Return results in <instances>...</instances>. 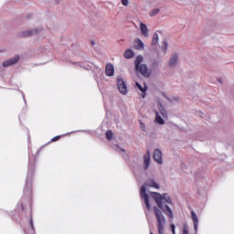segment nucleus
I'll return each mask as SVG.
<instances>
[{
  "label": "nucleus",
  "mask_w": 234,
  "mask_h": 234,
  "mask_svg": "<svg viewBox=\"0 0 234 234\" xmlns=\"http://www.w3.org/2000/svg\"><path fill=\"white\" fill-rule=\"evenodd\" d=\"M144 56L138 55L134 60V67L136 72H139L141 76L144 78H149L151 73H149V69L147 68V64H144Z\"/></svg>",
  "instance_id": "f03ea898"
},
{
  "label": "nucleus",
  "mask_w": 234,
  "mask_h": 234,
  "mask_svg": "<svg viewBox=\"0 0 234 234\" xmlns=\"http://www.w3.org/2000/svg\"><path fill=\"white\" fill-rule=\"evenodd\" d=\"M59 138H61L60 135L55 136L51 139V142H58V140H59Z\"/></svg>",
  "instance_id": "a878e982"
},
{
  "label": "nucleus",
  "mask_w": 234,
  "mask_h": 234,
  "mask_svg": "<svg viewBox=\"0 0 234 234\" xmlns=\"http://www.w3.org/2000/svg\"><path fill=\"white\" fill-rule=\"evenodd\" d=\"M191 217L194 224V229L196 233L198 232V216H197V213L195 211H191Z\"/></svg>",
  "instance_id": "9d476101"
},
{
  "label": "nucleus",
  "mask_w": 234,
  "mask_h": 234,
  "mask_svg": "<svg viewBox=\"0 0 234 234\" xmlns=\"http://www.w3.org/2000/svg\"><path fill=\"white\" fill-rule=\"evenodd\" d=\"M55 1H56V3H57V4H58V3H59V1H61V0H55Z\"/></svg>",
  "instance_id": "2f4dec72"
},
{
  "label": "nucleus",
  "mask_w": 234,
  "mask_h": 234,
  "mask_svg": "<svg viewBox=\"0 0 234 234\" xmlns=\"http://www.w3.org/2000/svg\"><path fill=\"white\" fill-rule=\"evenodd\" d=\"M112 136H114V134L112 133V131L107 130L106 131V138H107V140H112Z\"/></svg>",
  "instance_id": "aec40b11"
},
{
  "label": "nucleus",
  "mask_w": 234,
  "mask_h": 234,
  "mask_svg": "<svg viewBox=\"0 0 234 234\" xmlns=\"http://www.w3.org/2000/svg\"><path fill=\"white\" fill-rule=\"evenodd\" d=\"M134 43H135L134 48H136V50L144 49V42L142 41V39L135 38Z\"/></svg>",
  "instance_id": "2eb2a0df"
},
{
  "label": "nucleus",
  "mask_w": 234,
  "mask_h": 234,
  "mask_svg": "<svg viewBox=\"0 0 234 234\" xmlns=\"http://www.w3.org/2000/svg\"><path fill=\"white\" fill-rule=\"evenodd\" d=\"M170 229H171L172 234H176V227L175 226V224H171Z\"/></svg>",
  "instance_id": "5701e85b"
},
{
  "label": "nucleus",
  "mask_w": 234,
  "mask_h": 234,
  "mask_svg": "<svg viewBox=\"0 0 234 234\" xmlns=\"http://www.w3.org/2000/svg\"><path fill=\"white\" fill-rule=\"evenodd\" d=\"M135 87L138 88V90L143 92L142 98H145V92H147V85L144 84V88L142 87V85L138 82L135 83Z\"/></svg>",
  "instance_id": "f3484780"
},
{
  "label": "nucleus",
  "mask_w": 234,
  "mask_h": 234,
  "mask_svg": "<svg viewBox=\"0 0 234 234\" xmlns=\"http://www.w3.org/2000/svg\"><path fill=\"white\" fill-rule=\"evenodd\" d=\"M123 6H129V0H122Z\"/></svg>",
  "instance_id": "393cba45"
},
{
  "label": "nucleus",
  "mask_w": 234,
  "mask_h": 234,
  "mask_svg": "<svg viewBox=\"0 0 234 234\" xmlns=\"http://www.w3.org/2000/svg\"><path fill=\"white\" fill-rule=\"evenodd\" d=\"M140 30L144 37H149V29L147 28V26L145 24H140Z\"/></svg>",
  "instance_id": "ddd939ff"
},
{
  "label": "nucleus",
  "mask_w": 234,
  "mask_h": 234,
  "mask_svg": "<svg viewBox=\"0 0 234 234\" xmlns=\"http://www.w3.org/2000/svg\"><path fill=\"white\" fill-rule=\"evenodd\" d=\"M144 171H147V169H149V165H151V155L149 152H147V154L144 156Z\"/></svg>",
  "instance_id": "9b49d317"
},
{
  "label": "nucleus",
  "mask_w": 234,
  "mask_h": 234,
  "mask_svg": "<svg viewBox=\"0 0 234 234\" xmlns=\"http://www.w3.org/2000/svg\"><path fill=\"white\" fill-rule=\"evenodd\" d=\"M169 47V43H167V40L163 41V52H167V48Z\"/></svg>",
  "instance_id": "412c9836"
},
{
  "label": "nucleus",
  "mask_w": 234,
  "mask_h": 234,
  "mask_svg": "<svg viewBox=\"0 0 234 234\" xmlns=\"http://www.w3.org/2000/svg\"><path fill=\"white\" fill-rule=\"evenodd\" d=\"M105 74L109 78L114 76V66L112 64H111V63L106 64Z\"/></svg>",
  "instance_id": "1a4fd4ad"
},
{
  "label": "nucleus",
  "mask_w": 234,
  "mask_h": 234,
  "mask_svg": "<svg viewBox=\"0 0 234 234\" xmlns=\"http://www.w3.org/2000/svg\"><path fill=\"white\" fill-rule=\"evenodd\" d=\"M41 32V28L36 27L33 29H28L20 32V37H30L31 36H36L37 34H39Z\"/></svg>",
  "instance_id": "423d86ee"
},
{
  "label": "nucleus",
  "mask_w": 234,
  "mask_h": 234,
  "mask_svg": "<svg viewBox=\"0 0 234 234\" xmlns=\"http://www.w3.org/2000/svg\"><path fill=\"white\" fill-rule=\"evenodd\" d=\"M150 234H153V232H151Z\"/></svg>",
  "instance_id": "c9c22d12"
},
{
  "label": "nucleus",
  "mask_w": 234,
  "mask_h": 234,
  "mask_svg": "<svg viewBox=\"0 0 234 234\" xmlns=\"http://www.w3.org/2000/svg\"><path fill=\"white\" fill-rule=\"evenodd\" d=\"M91 45H93V46H94V41H91Z\"/></svg>",
  "instance_id": "f704fd0d"
},
{
  "label": "nucleus",
  "mask_w": 234,
  "mask_h": 234,
  "mask_svg": "<svg viewBox=\"0 0 234 234\" xmlns=\"http://www.w3.org/2000/svg\"><path fill=\"white\" fill-rule=\"evenodd\" d=\"M74 65H81L80 62H75Z\"/></svg>",
  "instance_id": "c756f323"
},
{
  "label": "nucleus",
  "mask_w": 234,
  "mask_h": 234,
  "mask_svg": "<svg viewBox=\"0 0 234 234\" xmlns=\"http://www.w3.org/2000/svg\"><path fill=\"white\" fill-rule=\"evenodd\" d=\"M30 226H31L32 229H34V221L32 219L30 220Z\"/></svg>",
  "instance_id": "cd10ccee"
},
{
  "label": "nucleus",
  "mask_w": 234,
  "mask_h": 234,
  "mask_svg": "<svg viewBox=\"0 0 234 234\" xmlns=\"http://www.w3.org/2000/svg\"><path fill=\"white\" fill-rule=\"evenodd\" d=\"M145 187H154V189H160V185L156 183L154 178L147 179L144 186H141L140 195L141 198L144 199V202L146 206V209L151 211V204L149 203V195L147 194V190Z\"/></svg>",
  "instance_id": "f257e3e1"
},
{
  "label": "nucleus",
  "mask_w": 234,
  "mask_h": 234,
  "mask_svg": "<svg viewBox=\"0 0 234 234\" xmlns=\"http://www.w3.org/2000/svg\"><path fill=\"white\" fill-rule=\"evenodd\" d=\"M158 46V33L155 32L153 35V39H152V47H156Z\"/></svg>",
  "instance_id": "a211bd4d"
},
{
  "label": "nucleus",
  "mask_w": 234,
  "mask_h": 234,
  "mask_svg": "<svg viewBox=\"0 0 234 234\" xmlns=\"http://www.w3.org/2000/svg\"><path fill=\"white\" fill-rule=\"evenodd\" d=\"M140 128L144 133H145V123L140 122Z\"/></svg>",
  "instance_id": "b1692460"
},
{
  "label": "nucleus",
  "mask_w": 234,
  "mask_h": 234,
  "mask_svg": "<svg viewBox=\"0 0 234 234\" xmlns=\"http://www.w3.org/2000/svg\"><path fill=\"white\" fill-rule=\"evenodd\" d=\"M218 81L219 83H222V80H220V79H218Z\"/></svg>",
  "instance_id": "7c9ffc66"
},
{
  "label": "nucleus",
  "mask_w": 234,
  "mask_h": 234,
  "mask_svg": "<svg viewBox=\"0 0 234 234\" xmlns=\"http://www.w3.org/2000/svg\"><path fill=\"white\" fill-rule=\"evenodd\" d=\"M183 234H189L187 225H186V224L183 226Z\"/></svg>",
  "instance_id": "4be33fe9"
},
{
  "label": "nucleus",
  "mask_w": 234,
  "mask_h": 234,
  "mask_svg": "<svg viewBox=\"0 0 234 234\" xmlns=\"http://www.w3.org/2000/svg\"><path fill=\"white\" fill-rule=\"evenodd\" d=\"M120 151H122V153H125V149L123 148H120Z\"/></svg>",
  "instance_id": "c85d7f7f"
},
{
  "label": "nucleus",
  "mask_w": 234,
  "mask_h": 234,
  "mask_svg": "<svg viewBox=\"0 0 234 234\" xmlns=\"http://www.w3.org/2000/svg\"><path fill=\"white\" fill-rule=\"evenodd\" d=\"M176 63H178V54L174 53L169 60V67H176Z\"/></svg>",
  "instance_id": "f8f14e48"
},
{
  "label": "nucleus",
  "mask_w": 234,
  "mask_h": 234,
  "mask_svg": "<svg viewBox=\"0 0 234 234\" xmlns=\"http://www.w3.org/2000/svg\"><path fill=\"white\" fill-rule=\"evenodd\" d=\"M157 108L159 112H155V122L159 123V125H164L165 123V121H164L163 118H167V112L165 111V108H164V105L162 104V102L157 103Z\"/></svg>",
  "instance_id": "20e7f679"
},
{
  "label": "nucleus",
  "mask_w": 234,
  "mask_h": 234,
  "mask_svg": "<svg viewBox=\"0 0 234 234\" xmlns=\"http://www.w3.org/2000/svg\"><path fill=\"white\" fill-rule=\"evenodd\" d=\"M158 14H160V8H154L150 11L149 16L150 17H154V16H158Z\"/></svg>",
  "instance_id": "6ab92c4d"
},
{
  "label": "nucleus",
  "mask_w": 234,
  "mask_h": 234,
  "mask_svg": "<svg viewBox=\"0 0 234 234\" xmlns=\"http://www.w3.org/2000/svg\"><path fill=\"white\" fill-rule=\"evenodd\" d=\"M83 69H86V70H89V68H85V67H83Z\"/></svg>",
  "instance_id": "72a5a7b5"
},
{
  "label": "nucleus",
  "mask_w": 234,
  "mask_h": 234,
  "mask_svg": "<svg viewBox=\"0 0 234 234\" xmlns=\"http://www.w3.org/2000/svg\"><path fill=\"white\" fill-rule=\"evenodd\" d=\"M153 67H158V62L157 61H154L152 64Z\"/></svg>",
  "instance_id": "bb28decb"
},
{
  "label": "nucleus",
  "mask_w": 234,
  "mask_h": 234,
  "mask_svg": "<svg viewBox=\"0 0 234 234\" xmlns=\"http://www.w3.org/2000/svg\"><path fill=\"white\" fill-rule=\"evenodd\" d=\"M32 175H34V165H28L26 186L24 188V195H27V197L32 195Z\"/></svg>",
  "instance_id": "7ed1b4c3"
},
{
  "label": "nucleus",
  "mask_w": 234,
  "mask_h": 234,
  "mask_svg": "<svg viewBox=\"0 0 234 234\" xmlns=\"http://www.w3.org/2000/svg\"><path fill=\"white\" fill-rule=\"evenodd\" d=\"M162 96L164 98H165V100L170 101V103H176V102L180 101V99H178V97H172V98H170L169 96H167V94H165V92H162Z\"/></svg>",
  "instance_id": "4468645a"
},
{
  "label": "nucleus",
  "mask_w": 234,
  "mask_h": 234,
  "mask_svg": "<svg viewBox=\"0 0 234 234\" xmlns=\"http://www.w3.org/2000/svg\"><path fill=\"white\" fill-rule=\"evenodd\" d=\"M19 59H20L19 55H16L12 58L5 60L2 65L3 67H12V65H16V63H18Z\"/></svg>",
  "instance_id": "0eeeda50"
},
{
  "label": "nucleus",
  "mask_w": 234,
  "mask_h": 234,
  "mask_svg": "<svg viewBox=\"0 0 234 234\" xmlns=\"http://www.w3.org/2000/svg\"><path fill=\"white\" fill-rule=\"evenodd\" d=\"M123 56L125 59H133V57L134 56V51L133 49L128 48L124 51Z\"/></svg>",
  "instance_id": "dca6fc26"
},
{
  "label": "nucleus",
  "mask_w": 234,
  "mask_h": 234,
  "mask_svg": "<svg viewBox=\"0 0 234 234\" xmlns=\"http://www.w3.org/2000/svg\"><path fill=\"white\" fill-rule=\"evenodd\" d=\"M23 100H24L25 102H27V101L25 100V95H23Z\"/></svg>",
  "instance_id": "473e14b6"
},
{
  "label": "nucleus",
  "mask_w": 234,
  "mask_h": 234,
  "mask_svg": "<svg viewBox=\"0 0 234 234\" xmlns=\"http://www.w3.org/2000/svg\"><path fill=\"white\" fill-rule=\"evenodd\" d=\"M117 89L122 96H125L127 94V84H125V81L122 77H117Z\"/></svg>",
  "instance_id": "39448f33"
},
{
  "label": "nucleus",
  "mask_w": 234,
  "mask_h": 234,
  "mask_svg": "<svg viewBox=\"0 0 234 234\" xmlns=\"http://www.w3.org/2000/svg\"><path fill=\"white\" fill-rule=\"evenodd\" d=\"M154 160L160 165L164 164V160L162 159V150L156 149L154 151Z\"/></svg>",
  "instance_id": "6e6552de"
}]
</instances>
